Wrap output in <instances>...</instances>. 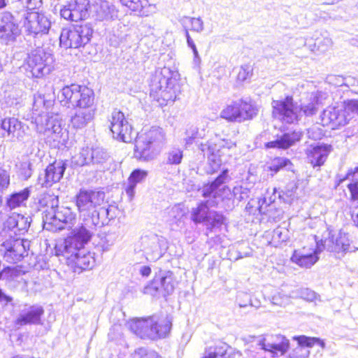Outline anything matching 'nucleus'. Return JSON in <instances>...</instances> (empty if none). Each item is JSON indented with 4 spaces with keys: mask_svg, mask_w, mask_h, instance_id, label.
<instances>
[{
    "mask_svg": "<svg viewBox=\"0 0 358 358\" xmlns=\"http://www.w3.org/2000/svg\"><path fill=\"white\" fill-rule=\"evenodd\" d=\"M317 241H316L317 243ZM321 252L317 250V247L315 250L310 249V251H307L306 248L296 250L291 257V260L301 267L310 268L317 262L318 260L317 255Z\"/></svg>",
    "mask_w": 358,
    "mask_h": 358,
    "instance_id": "obj_29",
    "label": "nucleus"
},
{
    "mask_svg": "<svg viewBox=\"0 0 358 358\" xmlns=\"http://www.w3.org/2000/svg\"><path fill=\"white\" fill-rule=\"evenodd\" d=\"M169 222L171 225H176L177 227H181L184 223V217L185 213L179 206H175L169 211Z\"/></svg>",
    "mask_w": 358,
    "mask_h": 358,
    "instance_id": "obj_42",
    "label": "nucleus"
},
{
    "mask_svg": "<svg viewBox=\"0 0 358 358\" xmlns=\"http://www.w3.org/2000/svg\"><path fill=\"white\" fill-rule=\"evenodd\" d=\"M53 57L43 48L32 50L26 59L25 69L32 77L42 78L49 74L52 69Z\"/></svg>",
    "mask_w": 358,
    "mask_h": 358,
    "instance_id": "obj_11",
    "label": "nucleus"
},
{
    "mask_svg": "<svg viewBox=\"0 0 358 358\" xmlns=\"http://www.w3.org/2000/svg\"><path fill=\"white\" fill-rule=\"evenodd\" d=\"M43 313L44 310L41 306L24 305L14 322L15 325L22 327L28 324H40Z\"/></svg>",
    "mask_w": 358,
    "mask_h": 358,
    "instance_id": "obj_21",
    "label": "nucleus"
},
{
    "mask_svg": "<svg viewBox=\"0 0 358 358\" xmlns=\"http://www.w3.org/2000/svg\"><path fill=\"white\" fill-rule=\"evenodd\" d=\"M166 74H169L168 69L157 71L150 83V96L160 106L173 103L180 92L179 85L176 80Z\"/></svg>",
    "mask_w": 358,
    "mask_h": 358,
    "instance_id": "obj_5",
    "label": "nucleus"
},
{
    "mask_svg": "<svg viewBox=\"0 0 358 358\" xmlns=\"http://www.w3.org/2000/svg\"><path fill=\"white\" fill-rule=\"evenodd\" d=\"M223 355V352L220 350H217V348H210L207 355L203 358H217L218 356H222Z\"/></svg>",
    "mask_w": 358,
    "mask_h": 358,
    "instance_id": "obj_63",
    "label": "nucleus"
},
{
    "mask_svg": "<svg viewBox=\"0 0 358 358\" xmlns=\"http://www.w3.org/2000/svg\"><path fill=\"white\" fill-rule=\"evenodd\" d=\"M232 194L237 201H241L248 198L249 189L243 186H236L233 189Z\"/></svg>",
    "mask_w": 358,
    "mask_h": 358,
    "instance_id": "obj_51",
    "label": "nucleus"
},
{
    "mask_svg": "<svg viewBox=\"0 0 358 358\" xmlns=\"http://www.w3.org/2000/svg\"><path fill=\"white\" fill-rule=\"evenodd\" d=\"M292 297H299L307 301H313L316 299L317 294L314 291L308 288H301L296 292H293Z\"/></svg>",
    "mask_w": 358,
    "mask_h": 358,
    "instance_id": "obj_47",
    "label": "nucleus"
},
{
    "mask_svg": "<svg viewBox=\"0 0 358 358\" xmlns=\"http://www.w3.org/2000/svg\"><path fill=\"white\" fill-rule=\"evenodd\" d=\"M127 7L143 16H148L157 10L156 6L149 3L148 0H131Z\"/></svg>",
    "mask_w": 358,
    "mask_h": 358,
    "instance_id": "obj_39",
    "label": "nucleus"
},
{
    "mask_svg": "<svg viewBox=\"0 0 358 358\" xmlns=\"http://www.w3.org/2000/svg\"><path fill=\"white\" fill-rule=\"evenodd\" d=\"M271 301L273 305L285 306L289 302V297L282 292H278L272 296Z\"/></svg>",
    "mask_w": 358,
    "mask_h": 358,
    "instance_id": "obj_52",
    "label": "nucleus"
},
{
    "mask_svg": "<svg viewBox=\"0 0 358 358\" xmlns=\"http://www.w3.org/2000/svg\"><path fill=\"white\" fill-rule=\"evenodd\" d=\"M108 122L114 138L124 143L132 140V127L122 111L113 110L108 117Z\"/></svg>",
    "mask_w": 358,
    "mask_h": 358,
    "instance_id": "obj_14",
    "label": "nucleus"
},
{
    "mask_svg": "<svg viewBox=\"0 0 358 358\" xmlns=\"http://www.w3.org/2000/svg\"><path fill=\"white\" fill-rule=\"evenodd\" d=\"M309 101L299 106L291 96L282 100H274L272 102L273 116L284 123H296L303 115L311 116L316 113L319 103L318 93H311Z\"/></svg>",
    "mask_w": 358,
    "mask_h": 358,
    "instance_id": "obj_2",
    "label": "nucleus"
},
{
    "mask_svg": "<svg viewBox=\"0 0 358 358\" xmlns=\"http://www.w3.org/2000/svg\"><path fill=\"white\" fill-rule=\"evenodd\" d=\"M30 223V217L13 213L4 222L1 235L5 238H15V236L23 235L28 231Z\"/></svg>",
    "mask_w": 358,
    "mask_h": 358,
    "instance_id": "obj_18",
    "label": "nucleus"
},
{
    "mask_svg": "<svg viewBox=\"0 0 358 358\" xmlns=\"http://www.w3.org/2000/svg\"><path fill=\"white\" fill-rule=\"evenodd\" d=\"M39 203L41 206L47 208L43 212V215L48 214L51 210H56L59 207L58 196L54 194H43L39 200Z\"/></svg>",
    "mask_w": 358,
    "mask_h": 358,
    "instance_id": "obj_43",
    "label": "nucleus"
},
{
    "mask_svg": "<svg viewBox=\"0 0 358 358\" xmlns=\"http://www.w3.org/2000/svg\"><path fill=\"white\" fill-rule=\"evenodd\" d=\"M110 157L108 152L103 148H83L80 152L73 157V162L78 166L99 164L106 162Z\"/></svg>",
    "mask_w": 358,
    "mask_h": 358,
    "instance_id": "obj_17",
    "label": "nucleus"
},
{
    "mask_svg": "<svg viewBox=\"0 0 358 358\" xmlns=\"http://www.w3.org/2000/svg\"><path fill=\"white\" fill-rule=\"evenodd\" d=\"M258 345L262 350L271 352L273 357H278L288 350L289 342L282 335H269L260 338Z\"/></svg>",
    "mask_w": 358,
    "mask_h": 358,
    "instance_id": "obj_19",
    "label": "nucleus"
},
{
    "mask_svg": "<svg viewBox=\"0 0 358 358\" xmlns=\"http://www.w3.org/2000/svg\"><path fill=\"white\" fill-rule=\"evenodd\" d=\"M30 194V187H26L20 192H13L6 197V206L10 210L24 207Z\"/></svg>",
    "mask_w": 358,
    "mask_h": 358,
    "instance_id": "obj_33",
    "label": "nucleus"
},
{
    "mask_svg": "<svg viewBox=\"0 0 358 358\" xmlns=\"http://www.w3.org/2000/svg\"><path fill=\"white\" fill-rule=\"evenodd\" d=\"M50 27L51 22L44 13L28 12L24 17V27L28 35L37 36L47 34Z\"/></svg>",
    "mask_w": 358,
    "mask_h": 358,
    "instance_id": "obj_16",
    "label": "nucleus"
},
{
    "mask_svg": "<svg viewBox=\"0 0 358 358\" xmlns=\"http://www.w3.org/2000/svg\"><path fill=\"white\" fill-rule=\"evenodd\" d=\"M241 122L255 118L259 110L258 105L250 99H240Z\"/></svg>",
    "mask_w": 358,
    "mask_h": 358,
    "instance_id": "obj_36",
    "label": "nucleus"
},
{
    "mask_svg": "<svg viewBox=\"0 0 358 358\" xmlns=\"http://www.w3.org/2000/svg\"><path fill=\"white\" fill-rule=\"evenodd\" d=\"M85 245L80 239L73 237V236L66 238L59 247L62 248L61 250L62 255L64 256L69 262L72 260L81 249H85Z\"/></svg>",
    "mask_w": 358,
    "mask_h": 358,
    "instance_id": "obj_31",
    "label": "nucleus"
},
{
    "mask_svg": "<svg viewBox=\"0 0 358 358\" xmlns=\"http://www.w3.org/2000/svg\"><path fill=\"white\" fill-rule=\"evenodd\" d=\"M356 174V171H350L345 178L339 179L338 182V185H340L345 180H349L347 187L350 192L351 199L354 201L358 200V176H355Z\"/></svg>",
    "mask_w": 358,
    "mask_h": 358,
    "instance_id": "obj_41",
    "label": "nucleus"
},
{
    "mask_svg": "<svg viewBox=\"0 0 358 358\" xmlns=\"http://www.w3.org/2000/svg\"><path fill=\"white\" fill-rule=\"evenodd\" d=\"M252 75V68L249 64H245L241 66L237 78L240 81H245L247 79L250 78Z\"/></svg>",
    "mask_w": 358,
    "mask_h": 358,
    "instance_id": "obj_54",
    "label": "nucleus"
},
{
    "mask_svg": "<svg viewBox=\"0 0 358 358\" xmlns=\"http://www.w3.org/2000/svg\"><path fill=\"white\" fill-rule=\"evenodd\" d=\"M131 329L142 338L152 340L166 337L171 329V322L168 318L159 320L156 316L138 318L130 324Z\"/></svg>",
    "mask_w": 358,
    "mask_h": 358,
    "instance_id": "obj_7",
    "label": "nucleus"
},
{
    "mask_svg": "<svg viewBox=\"0 0 358 358\" xmlns=\"http://www.w3.org/2000/svg\"><path fill=\"white\" fill-rule=\"evenodd\" d=\"M248 299H250V296L245 293H241L238 294V300L240 308H245L249 305Z\"/></svg>",
    "mask_w": 358,
    "mask_h": 358,
    "instance_id": "obj_62",
    "label": "nucleus"
},
{
    "mask_svg": "<svg viewBox=\"0 0 358 358\" xmlns=\"http://www.w3.org/2000/svg\"><path fill=\"white\" fill-rule=\"evenodd\" d=\"M75 220L76 215L70 208L59 206L43 215V227L47 230H62L65 226L71 227Z\"/></svg>",
    "mask_w": 358,
    "mask_h": 358,
    "instance_id": "obj_12",
    "label": "nucleus"
},
{
    "mask_svg": "<svg viewBox=\"0 0 358 358\" xmlns=\"http://www.w3.org/2000/svg\"><path fill=\"white\" fill-rule=\"evenodd\" d=\"M188 46L192 50L194 53V62L195 64H199L201 62V58L199 57L196 46L194 41H190V43Z\"/></svg>",
    "mask_w": 358,
    "mask_h": 358,
    "instance_id": "obj_64",
    "label": "nucleus"
},
{
    "mask_svg": "<svg viewBox=\"0 0 358 358\" xmlns=\"http://www.w3.org/2000/svg\"><path fill=\"white\" fill-rule=\"evenodd\" d=\"M29 10H32L39 6L41 3V0H17Z\"/></svg>",
    "mask_w": 358,
    "mask_h": 358,
    "instance_id": "obj_58",
    "label": "nucleus"
},
{
    "mask_svg": "<svg viewBox=\"0 0 358 358\" xmlns=\"http://www.w3.org/2000/svg\"><path fill=\"white\" fill-rule=\"evenodd\" d=\"M90 13L97 21L114 20L117 17V10L107 1L99 0L91 6Z\"/></svg>",
    "mask_w": 358,
    "mask_h": 358,
    "instance_id": "obj_23",
    "label": "nucleus"
},
{
    "mask_svg": "<svg viewBox=\"0 0 358 358\" xmlns=\"http://www.w3.org/2000/svg\"><path fill=\"white\" fill-rule=\"evenodd\" d=\"M20 29L14 17L10 13H3L0 22V40L8 44L15 41Z\"/></svg>",
    "mask_w": 358,
    "mask_h": 358,
    "instance_id": "obj_22",
    "label": "nucleus"
},
{
    "mask_svg": "<svg viewBox=\"0 0 358 358\" xmlns=\"http://www.w3.org/2000/svg\"><path fill=\"white\" fill-rule=\"evenodd\" d=\"M230 180L228 170L224 169L212 182L203 185L200 190L202 196L209 198L206 202L201 203L198 207L193 208L191 216L195 223H206L208 213L210 212L208 206H213L217 202L215 199L224 200L231 194L230 188L225 184Z\"/></svg>",
    "mask_w": 358,
    "mask_h": 358,
    "instance_id": "obj_3",
    "label": "nucleus"
},
{
    "mask_svg": "<svg viewBox=\"0 0 358 358\" xmlns=\"http://www.w3.org/2000/svg\"><path fill=\"white\" fill-rule=\"evenodd\" d=\"M301 133L299 131H292L285 133L275 141L268 142L266 144L267 148H278L286 149L294 145L301 139Z\"/></svg>",
    "mask_w": 358,
    "mask_h": 358,
    "instance_id": "obj_35",
    "label": "nucleus"
},
{
    "mask_svg": "<svg viewBox=\"0 0 358 358\" xmlns=\"http://www.w3.org/2000/svg\"><path fill=\"white\" fill-rule=\"evenodd\" d=\"M33 114L36 131L44 134L48 138H52L55 141L59 142L63 129L57 117L49 116L47 113L43 96H34Z\"/></svg>",
    "mask_w": 358,
    "mask_h": 358,
    "instance_id": "obj_4",
    "label": "nucleus"
},
{
    "mask_svg": "<svg viewBox=\"0 0 358 358\" xmlns=\"http://www.w3.org/2000/svg\"><path fill=\"white\" fill-rule=\"evenodd\" d=\"M66 165L63 161H55L49 164L38 177V184L43 187H50L63 177Z\"/></svg>",
    "mask_w": 358,
    "mask_h": 358,
    "instance_id": "obj_20",
    "label": "nucleus"
},
{
    "mask_svg": "<svg viewBox=\"0 0 358 358\" xmlns=\"http://www.w3.org/2000/svg\"><path fill=\"white\" fill-rule=\"evenodd\" d=\"M148 176V171L142 169L134 170L128 180L129 185L126 189L127 194L131 198L134 194L135 187L137 183L143 181Z\"/></svg>",
    "mask_w": 358,
    "mask_h": 358,
    "instance_id": "obj_40",
    "label": "nucleus"
},
{
    "mask_svg": "<svg viewBox=\"0 0 358 358\" xmlns=\"http://www.w3.org/2000/svg\"><path fill=\"white\" fill-rule=\"evenodd\" d=\"M60 15L62 18L69 20L74 21L73 14L71 9V2L64 5L60 9Z\"/></svg>",
    "mask_w": 358,
    "mask_h": 358,
    "instance_id": "obj_55",
    "label": "nucleus"
},
{
    "mask_svg": "<svg viewBox=\"0 0 358 358\" xmlns=\"http://www.w3.org/2000/svg\"><path fill=\"white\" fill-rule=\"evenodd\" d=\"M224 217L222 214H220L215 211H210L208 213V219L205 223L207 227L211 228L218 227L223 224Z\"/></svg>",
    "mask_w": 358,
    "mask_h": 358,
    "instance_id": "obj_46",
    "label": "nucleus"
},
{
    "mask_svg": "<svg viewBox=\"0 0 358 358\" xmlns=\"http://www.w3.org/2000/svg\"><path fill=\"white\" fill-rule=\"evenodd\" d=\"M22 123L15 117H5L0 120V137L21 140L23 137Z\"/></svg>",
    "mask_w": 358,
    "mask_h": 358,
    "instance_id": "obj_25",
    "label": "nucleus"
},
{
    "mask_svg": "<svg viewBox=\"0 0 358 358\" xmlns=\"http://www.w3.org/2000/svg\"><path fill=\"white\" fill-rule=\"evenodd\" d=\"M18 270L15 267H7L0 272V279L3 275L15 277L17 275Z\"/></svg>",
    "mask_w": 358,
    "mask_h": 358,
    "instance_id": "obj_60",
    "label": "nucleus"
},
{
    "mask_svg": "<svg viewBox=\"0 0 358 358\" xmlns=\"http://www.w3.org/2000/svg\"><path fill=\"white\" fill-rule=\"evenodd\" d=\"M10 184V176L6 171L0 168V189L7 188Z\"/></svg>",
    "mask_w": 358,
    "mask_h": 358,
    "instance_id": "obj_57",
    "label": "nucleus"
},
{
    "mask_svg": "<svg viewBox=\"0 0 358 358\" xmlns=\"http://www.w3.org/2000/svg\"><path fill=\"white\" fill-rule=\"evenodd\" d=\"M166 248V241L164 238L157 236L148 238L144 248L146 259L151 262L157 261L163 256Z\"/></svg>",
    "mask_w": 358,
    "mask_h": 358,
    "instance_id": "obj_26",
    "label": "nucleus"
},
{
    "mask_svg": "<svg viewBox=\"0 0 358 358\" xmlns=\"http://www.w3.org/2000/svg\"><path fill=\"white\" fill-rule=\"evenodd\" d=\"M199 147L203 155H206L208 158L207 173L213 174L219 170L222 164L227 162L229 151L235 147V143L231 141L218 140L217 142L201 143Z\"/></svg>",
    "mask_w": 358,
    "mask_h": 358,
    "instance_id": "obj_8",
    "label": "nucleus"
},
{
    "mask_svg": "<svg viewBox=\"0 0 358 358\" xmlns=\"http://www.w3.org/2000/svg\"><path fill=\"white\" fill-rule=\"evenodd\" d=\"M182 157V150L178 148H173L166 153V164L171 165L180 164Z\"/></svg>",
    "mask_w": 358,
    "mask_h": 358,
    "instance_id": "obj_44",
    "label": "nucleus"
},
{
    "mask_svg": "<svg viewBox=\"0 0 358 358\" xmlns=\"http://www.w3.org/2000/svg\"><path fill=\"white\" fill-rule=\"evenodd\" d=\"M327 237H324V238L317 241V250L320 251L327 250L334 252H351L357 249L353 245H351V241L348 234L340 231L336 237H334V236H330V231H327Z\"/></svg>",
    "mask_w": 358,
    "mask_h": 358,
    "instance_id": "obj_15",
    "label": "nucleus"
},
{
    "mask_svg": "<svg viewBox=\"0 0 358 358\" xmlns=\"http://www.w3.org/2000/svg\"><path fill=\"white\" fill-rule=\"evenodd\" d=\"M99 226H102L108 221L113 219L114 216L110 215V210L108 208H98Z\"/></svg>",
    "mask_w": 358,
    "mask_h": 358,
    "instance_id": "obj_50",
    "label": "nucleus"
},
{
    "mask_svg": "<svg viewBox=\"0 0 358 358\" xmlns=\"http://www.w3.org/2000/svg\"><path fill=\"white\" fill-rule=\"evenodd\" d=\"M331 151V145H315L308 151V160L313 166H320L326 161Z\"/></svg>",
    "mask_w": 358,
    "mask_h": 358,
    "instance_id": "obj_32",
    "label": "nucleus"
},
{
    "mask_svg": "<svg viewBox=\"0 0 358 358\" xmlns=\"http://www.w3.org/2000/svg\"><path fill=\"white\" fill-rule=\"evenodd\" d=\"M29 241L20 238H8L1 245L0 252L3 259L11 264L20 262L28 255Z\"/></svg>",
    "mask_w": 358,
    "mask_h": 358,
    "instance_id": "obj_13",
    "label": "nucleus"
},
{
    "mask_svg": "<svg viewBox=\"0 0 358 358\" xmlns=\"http://www.w3.org/2000/svg\"><path fill=\"white\" fill-rule=\"evenodd\" d=\"M345 113V109L343 110L337 108L329 107L322 112L321 122L323 126H330L333 129L340 126H344L349 120Z\"/></svg>",
    "mask_w": 358,
    "mask_h": 358,
    "instance_id": "obj_24",
    "label": "nucleus"
},
{
    "mask_svg": "<svg viewBox=\"0 0 358 358\" xmlns=\"http://www.w3.org/2000/svg\"><path fill=\"white\" fill-rule=\"evenodd\" d=\"M116 237L114 234H109L104 235L101 238V246L103 251H108L110 248L115 243Z\"/></svg>",
    "mask_w": 358,
    "mask_h": 358,
    "instance_id": "obj_53",
    "label": "nucleus"
},
{
    "mask_svg": "<svg viewBox=\"0 0 358 358\" xmlns=\"http://www.w3.org/2000/svg\"><path fill=\"white\" fill-rule=\"evenodd\" d=\"M165 134L160 127H152L148 131L139 134L135 142L134 155L143 161H150L160 152Z\"/></svg>",
    "mask_w": 358,
    "mask_h": 358,
    "instance_id": "obj_6",
    "label": "nucleus"
},
{
    "mask_svg": "<svg viewBox=\"0 0 358 358\" xmlns=\"http://www.w3.org/2000/svg\"><path fill=\"white\" fill-rule=\"evenodd\" d=\"M70 262L74 264L77 268L82 271L91 270L96 264L94 254L88 252L85 248L81 249Z\"/></svg>",
    "mask_w": 358,
    "mask_h": 358,
    "instance_id": "obj_34",
    "label": "nucleus"
},
{
    "mask_svg": "<svg viewBox=\"0 0 358 358\" xmlns=\"http://www.w3.org/2000/svg\"><path fill=\"white\" fill-rule=\"evenodd\" d=\"M289 164H290V162L286 158H275L269 166V169L274 173H277L280 169L287 166Z\"/></svg>",
    "mask_w": 358,
    "mask_h": 358,
    "instance_id": "obj_49",
    "label": "nucleus"
},
{
    "mask_svg": "<svg viewBox=\"0 0 358 358\" xmlns=\"http://www.w3.org/2000/svg\"><path fill=\"white\" fill-rule=\"evenodd\" d=\"M31 166H32V164L29 161L24 162L21 164V167H22V174L26 178H29V177H31V176L32 174Z\"/></svg>",
    "mask_w": 358,
    "mask_h": 358,
    "instance_id": "obj_59",
    "label": "nucleus"
},
{
    "mask_svg": "<svg viewBox=\"0 0 358 358\" xmlns=\"http://www.w3.org/2000/svg\"><path fill=\"white\" fill-rule=\"evenodd\" d=\"M147 289L154 290L163 296L171 294L174 290L173 273L166 271L160 277H156Z\"/></svg>",
    "mask_w": 358,
    "mask_h": 358,
    "instance_id": "obj_27",
    "label": "nucleus"
},
{
    "mask_svg": "<svg viewBox=\"0 0 358 358\" xmlns=\"http://www.w3.org/2000/svg\"><path fill=\"white\" fill-rule=\"evenodd\" d=\"M220 117L229 122H241L239 99L227 104L220 112Z\"/></svg>",
    "mask_w": 358,
    "mask_h": 358,
    "instance_id": "obj_38",
    "label": "nucleus"
},
{
    "mask_svg": "<svg viewBox=\"0 0 358 358\" xmlns=\"http://www.w3.org/2000/svg\"><path fill=\"white\" fill-rule=\"evenodd\" d=\"M185 135L186 136L184 140L185 141V145L187 146L192 144L194 140L197 138L198 131L196 128L192 127L186 131Z\"/></svg>",
    "mask_w": 358,
    "mask_h": 358,
    "instance_id": "obj_56",
    "label": "nucleus"
},
{
    "mask_svg": "<svg viewBox=\"0 0 358 358\" xmlns=\"http://www.w3.org/2000/svg\"><path fill=\"white\" fill-rule=\"evenodd\" d=\"M346 113L351 111L358 115V100L349 101L345 106Z\"/></svg>",
    "mask_w": 358,
    "mask_h": 358,
    "instance_id": "obj_61",
    "label": "nucleus"
},
{
    "mask_svg": "<svg viewBox=\"0 0 358 358\" xmlns=\"http://www.w3.org/2000/svg\"><path fill=\"white\" fill-rule=\"evenodd\" d=\"M58 98L64 106L76 108L71 119V125L74 129H83L94 119V96L92 89L84 85L71 84L61 90Z\"/></svg>",
    "mask_w": 358,
    "mask_h": 358,
    "instance_id": "obj_1",
    "label": "nucleus"
},
{
    "mask_svg": "<svg viewBox=\"0 0 358 358\" xmlns=\"http://www.w3.org/2000/svg\"><path fill=\"white\" fill-rule=\"evenodd\" d=\"M105 194L101 191L81 189L76 195V204L80 217L99 220L98 208L104 201Z\"/></svg>",
    "mask_w": 358,
    "mask_h": 358,
    "instance_id": "obj_10",
    "label": "nucleus"
},
{
    "mask_svg": "<svg viewBox=\"0 0 358 358\" xmlns=\"http://www.w3.org/2000/svg\"><path fill=\"white\" fill-rule=\"evenodd\" d=\"M182 23L184 24L188 23L190 24V30L201 33L204 29L203 22L201 17H185L182 20Z\"/></svg>",
    "mask_w": 358,
    "mask_h": 358,
    "instance_id": "obj_45",
    "label": "nucleus"
},
{
    "mask_svg": "<svg viewBox=\"0 0 358 358\" xmlns=\"http://www.w3.org/2000/svg\"><path fill=\"white\" fill-rule=\"evenodd\" d=\"M134 358H162L156 352L140 348L135 350Z\"/></svg>",
    "mask_w": 358,
    "mask_h": 358,
    "instance_id": "obj_48",
    "label": "nucleus"
},
{
    "mask_svg": "<svg viewBox=\"0 0 358 358\" xmlns=\"http://www.w3.org/2000/svg\"><path fill=\"white\" fill-rule=\"evenodd\" d=\"M91 6L89 0H76L71 1V9L74 22L85 20L90 15Z\"/></svg>",
    "mask_w": 358,
    "mask_h": 358,
    "instance_id": "obj_37",
    "label": "nucleus"
},
{
    "mask_svg": "<svg viewBox=\"0 0 358 358\" xmlns=\"http://www.w3.org/2000/svg\"><path fill=\"white\" fill-rule=\"evenodd\" d=\"M93 31L88 23L63 28L59 37L60 46L66 49L84 47L90 41Z\"/></svg>",
    "mask_w": 358,
    "mask_h": 358,
    "instance_id": "obj_9",
    "label": "nucleus"
},
{
    "mask_svg": "<svg viewBox=\"0 0 358 358\" xmlns=\"http://www.w3.org/2000/svg\"><path fill=\"white\" fill-rule=\"evenodd\" d=\"M97 226H99V220L95 217L94 219L83 217L80 225L73 230L72 236L86 244L90 240Z\"/></svg>",
    "mask_w": 358,
    "mask_h": 358,
    "instance_id": "obj_28",
    "label": "nucleus"
},
{
    "mask_svg": "<svg viewBox=\"0 0 358 358\" xmlns=\"http://www.w3.org/2000/svg\"><path fill=\"white\" fill-rule=\"evenodd\" d=\"M298 341V346L290 354V358H306L309 355V350L307 348L312 347L315 344H319L324 348V343L319 338L315 337H307L301 336L294 337Z\"/></svg>",
    "mask_w": 358,
    "mask_h": 358,
    "instance_id": "obj_30",
    "label": "nucleus"
}]
</instances>
